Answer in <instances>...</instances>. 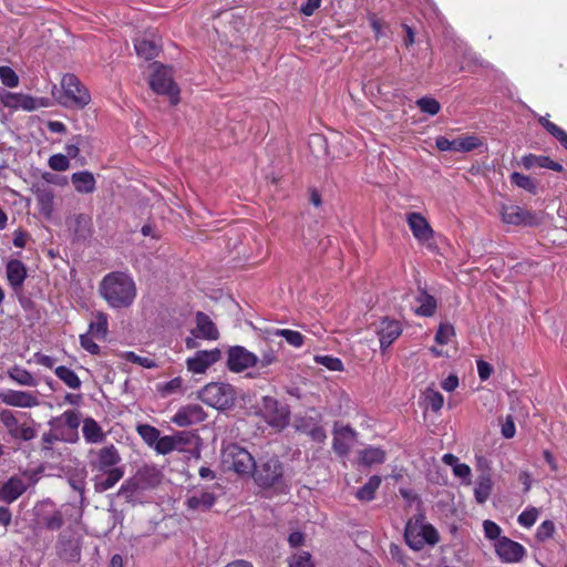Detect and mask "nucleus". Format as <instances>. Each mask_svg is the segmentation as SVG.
Returning a JSON list of instances; mask_svg holds the SVG:
<instances>
[{"instance_id":"obj_11","label":"nucleus","mask_w":567,"mask_h":567,"mask_svg":"<svg viewBox=\"0 0 567 567\" xmlns=\"http://www.w3.org/2000/svg\"><path fill=\"white\" fill-rule=\"evenodd\" d=\"M379 337L380 349L385 352L386 349L402 334L403 326L401 321L389 317H383L374 329Z\"/></svg>"},{"instance_id":"obj_2","label":"nucleus","mask_w":567,"mask_h":567,"mask_svg":"<svg viewBox=\"0 0 567 567\" xmlns=\"http://www.w3.org/2000/svg\"><path fill=\"white\" fill-rule=\"evenodd\" d=\"M99 292L110 308L124 309L134 303L137 289L132 276L124 271H112L101 280Z\"/></svg>"},{"instance_id":"obj_55","label":"nucleus","mask_w":567,"mask_h":567,"mask_svg":"<svg viewBox=\"0 0 567 567\" xmlns=\"http://www.w3.org/2000/svg\"><path fill=\"white\" fill-rule=\"evenodd\" d=\"M368 20L375 40H380L383 37V28L389 27L388 23L380 19L377 13H369Z\"/></svg>"},{"instance_id":"obj_54","label":"nucleus","mask_w":567,"mask_h":567,"mask_svg":"<svg viewBox=\"0 0 567 567\" xmlns=\"http://www.w3.org/2000/svg\"><path fill=\"white\" fill-rule=\"evenodd\" d=\"M175 445H174V439L172 435H165V436H161L158 437V441L155 445V451L158 453V454H162V455H167L169 453H172L173 451H175Z\"/></svg>"},{"instance_id":"obj_36","label":"nucleus","mask_w":567,"mask_h":567,"mask_svg":"<svg viewBox=\"0 0 567 567\" xmlns=\"http://www.w3.org/2000/svg\"><path fill=\"white\" fill-rule=\"evenodd\" d=\"M381 477L378 475L371 476L368 482L361 486L355 493V497L360 501L370 502L374 498L377 489L380 487Z\"/></svg>"},{"instance_id":"obj_1","label":"nucleus","mask_w":567,"mask_h":567,"mask_svg":"<svg viewBox=\"0 0 567 567\" xmlns=\"http://www.w3.org/2000/svg\"><path fill=\"white\" fill-rule=\"evenodd\" d=\"M121 454L114 444L89 451V464L94 475V489L97 493L113 488L124 476V467L120 466Z\"/></svg>"},{"instance_id":"obj_5","label":"nucleus","mask_w":567,"mask_h":567,"mask_svg":"<svg viewBox=\"0 0 567 567\" xmlns=\"http://www.w3.org/2000/svg\"><path fill=\"white\" fill-rule=\"evenodd\" d=\"M154 66L150 78L151 89L159 95L168 96L172 105H177L181 101V90L174 81L173 68L158 63H154Z\"/></svg>"},{"instance_id":"obj_40","label":"nucleus","mask_w":567,"mask_h":567,"mask_svg":"<svg viewBox=\"0 0 567 567\" xmlns=\"http://www.w3.org/2000/svg\"><path fill=\"white\" fill-rule=\"evenodd\" d=\"M361 463L364 465L382 464L385 461V452L379 447H368L360 453Z\"/></svg>"},{"instance_id":"obj_58","label":"nucleus","mask_w":567,"mask_h":567,"mask_svg":"<svg viewBox=\"0 0 567 567\" xmlns=\"http://www.w3.org/2000/svg\"><path fill=\"white\" fill-rule=\"evenodd\" d=\"M483 528H484L485 537L489 540L497 542V539L503 537V536H501L502 528L493 520H489V519L484 520Z\"/></svg>"},{"instance_id":"obj_8","label":"nucleus","mask_w":567,"mask_h":567,"mask_svg":"<svg viewBox=\"0 0 567 567\" xmlns=\"http://www.w3.org/2000/svg\"><path fill=\"white\" fill-rule=\"evenodd\" d=\"M282 475V463L276 456L260 461L258 464H255L252 470L256 484L264 488L275 486L281 481Z\"/></svg>"},{"instance_id":"obj_33","label":"nucleus","mask_w":567,"mask_h":567,"mask_svg":"<svg viewBox=\"0 0 567 567\" xmlns=\"http://www.w3.org/2000/svg\"><path fill=\"white\" fill-rule=\"evenodd\" d=\"M94 321L90 322L87 333L94 336L99 340H105L109 333L107 315L97 311L94 315Z\"/></svg>"},{"instance_id":"obj_43","label":"nucleus","mask_w":567,"mask_h":567,"mask_svg":"<svg viewBox=\"0 0 567 567\" xmlns=\"http://www.w3.org/2000/svg\"><path fill=\"white\" fill-rule=\"evenodd\" d=\"M272 334L276 337H282L290 346L295 348H301L305 344V336L296 330L276 329Z\"/></svg>"},{"instance_id":"obj_49","label":"nucleus","mask_w":567,"mask_h":567,"mask_svg":"<svg viewBox=\"0 0 567 567\" xmlns=\"http://www.w3.org/2000/svg\"><path fill=\"white\" fill-rule=\"evenodd\" d=\"M454 336L455 329L451 323H440L435 333V342L441 346L447 344Z\"/></svg>"},{"instance_id":"obj_13","label":"nucleus","mask_w":567,"mask_h":567,"mask_svg":"<svg viewBox=\"0 0 567 567\" xmlns=\"http://www.w3.org/2000/svg\"><path fill=\"white\" fill-rule=\"evenodd\" d=\"M482 145L483 142L475 135L461 136L454 140H449L445 136H439L435 140V146L442 152L467 153Z\"/></svg>"},{"instance_id":"obj_9","label":"nucleus","mask_w":567,"mask_h":567,"mask_svg":"<svg viewBox=\"0 0 567 567\" xmlns=\"http://www.w3.org/2000/svg\"><path fill=\"white\" fill-rule=\"evenodd\" d=\"M405 219L412 235L419 244L424 245L431 251H435L437 249L434 241L435 233L427 219L421 213L416 212L408 213Z\"/></svg>"},{"instance_id":"obj_44","label":"nucleus","mask_w":567,"mask_h":567,"mask_svg":"<svg viewBox=\"0 0 567 567\" xmlns=\"http://www.w3.org/2000/svg\"><path fill=\"white\" fill-rule=\"evenodd\" d=\"M136 432L142 437V440L150 446L156 445L158 437L161 435L159 430L150 424L137 425Z\"/></svg>"},{"instance_id":"obj_6","label":"nucleus","mask_w":567,"mask_h":567,"mask_svg":"<svg viewBox=\"0 0 567 567\" xmlns=\"http://www.w3.org/2000/svg\"><path fill=\"white\" fill-rule=\"evenodd\" d=\"M258 414L268 425L279 431L288 425L290 419L289 408L280 404L276 398L270 395L261 398Z\"/></svg>"},{"instance_id":"obj_41","label":"nucleus","mask_w":567,"mask_h":567,"mask_svg":"<svg viewBox=\"0 0 567 567\" xmlns=\"http://www.w3.org/2000/svg\"><path fill=\"white\" fill-rule=\"evenodd\" d=\"M157 391L163 398H166L168 395L176 394V393H183L184 392V380L181 377H176L167 382L158 383Z\"/></svg>"},{"instance_id":"obj_31","label":"nucleus","mask_w":567,"mask_h":567,"mask_svg":"<svg viewBox=\"0 0 567 567\" xmlns=\"http://www.w3.org/2000/svg\"><path fill=\"white\" fill-rule=\"evenodd\" d=\"M417 308L415 313L420 317H432L437 308L436 299L430 295L426 290L421 289L415 298Z\"/></svg>"},{"instance_id":"obj_47","label":"nucleus","mask_w":567,"mask_h":567,"mask_svg":"<svg viewBox=\"0 0 567 567\" xmlns=\"http://www.w3.org/2000/svg\"><path fill=\"white\" fill-rule=\"evenodd\" d=\"M41 523L50 530H58L64 524L63 514L61 511H53L51 514L42 516Z\"/></svg>"},{"instance_id":"obj_60","label":"nucleus","mask_w":567,"mask_h":567,"mask_svg":"<svg viewBox=\"0 0 567 567\" xmlns=\"http://www.w3.org/2000/svg\"><path fill=\"white\" fill-rule=\"evenodd\" d=\"M538 511L533 507L520 513L517 520L522 526L529 528L536 523Z\"/></svg>"},{"instance_id":"obj_18","label":"nucleus","mask_w":567,"mask_h":567,"mask_svg":"<svg viewBox=\"0 0 567 567\" xmlns=\"http://www.w3.org/2000/svg\"><path fill=\"white\" fill-rule=\"evenodd\" d=\"M357 432L350 425L334 424L332 449L339 456H346L350 452V445L355 440Z\"/></svg>"},{"instance_id":"obj_26","label":"nucleus","mask_w":567,"mask_h":567,"mask_svg":"<svg viewBox=\"0 0 567 567\" xmlns=\"http://www.w3.org/2000/svg\"><path fill=\"white\" fill-rule=\"evenodd\" d=\"M59 557L69 563H78L81 558V545L73 538L60 539L56 545Z\"/></svg>"},{"instance_id":"obj_56","label":"nucleus","mask_w":567,"mask_h":567,"mask_svg":"<svg viewBox=\"0 0 567 567\" xmlns=\"http://www.w3.org/2000/svg\"><path fill=\"white\" fill-rule=\"evenodd\" d=\"M49 166L56 172H64L70 167V161L64 154H54L49 158Z\"/></svg>"},{"instance_id":"obj_12","label":"nucleus","mask_w":567,"mask_h":567,"mask_svg":"<svg viewBox=\"0 0 567 567\" xmlns=\"http://www.w3.org/2000/svg\"><path fill=\"white\" fill-rule=\"evenodd\" d=\"M207 419V413L196 403L182 405L171 417V422L178 427H189L203 423Z\"/></svg>"},{"instance_id":"obj_4","label":"nucleus","mask_w":567,"mask_h":567,"mask_svg":"<svg viewBox=\"0 0 567 567\" xmlns=\"http://www.w3.org/2000/svg\"><path fill=\"white\" fill-rule=\"evenodd\" d=\"M199 400L217 410H227L235 404L236 391L229 383L212 382L198 392Z\"/></svg>"},{"instance_id":"obj_50","label":"nucleus","mask_w":567,"mask_h":567,"mask_svg":"<svg viewBox=\"0 0 567 567\" xmlns=\"http://www.w3.org/2000/svg\"><path fill=\"white\" fill-rule=\"evenodd\" d=\"M0 81L7 87H17L19 85V76L14 70L7 65L0 66Z\"/></svg>"},{"instance_id":"obj_17","label":"nucleus","mask_w":567,"mask_h":567,"mask_svg":"<svg viewBox=\"0 0 567 567\" xmlns=\"http://www.w3.org/2000/svg\"><path fill=\"white\" fill-rule=\"evenodd\" d=\"M220 358L221 352L217 348L210 351L199 350L193 358L187 359V369L193 373H204L210 365L219 361Z\"/></svg>"},{"instance_id":"obj_51","label":"nucleus","mask_w":567,"mask_h":567,"mask_svg":"<svg viewBox=\"0 0 567 567\" xmlns=\"http://www.w3.org/2000/svg\"><path fill=\"white\" fill-rule=\"evenodd\" d=\"M94 336L87 332L82 333L80 334V344L89 353L93 355H99L101 353V348L96 342H94Z\"/></svg>"},{"instance_id":"obj_27","label":"nucleus","mask_w":567,"mask_h":567,"mask_svg":"<svg viewBox=\"0 0 567 567\" xmlns=\"http://www.w3.org/2000/svg\"><path fill=\"white\" fill-rule=\"evenodd\" d=\"M196 330L197 333H195V336L197 338L217 340L219 337V332L215 323L212 321L209 316L202 311L196 313Z\"/></svg>"},{"instance_id":"obj_45","label":"nucleus","mask_w":567,"mask_h":567,"mask_svg":"<svg viewBox=\"0 0 567 567\" xmlns=\"http://www.w3.org/2000/svg\"><path fill=\"white\" fill-rule=\"evenodd\" d=\"M315 362L323 365L330 371H343L344 365L341 359L328 354H317L313 358Z\"/></svg>"},{"instance_id":"obj_57","label":"nucleus","mask_w":567,"mask_h":567,"mask_svg":"<svg viewBox=\"0 0 567 567\" xmlns=\"http://www.w3.org/2000/svg\"><path fill=\"white\" fill-rule=\"evenodd\" d=\"M426 401L427 405L431 408L433 412H439L444 404L443 395L440 392L431 389L426 391Z\"/></svg>"},{"instance_id":"obj_39","label":"nucleus","mask_w":567,"mask_h":567,"mask_svg":"<svg viewBox=\"0 0 567 567\" xmlns=\"http://www.w3.org/2000/svg\"><path fill=\"white\" fill-rule=\"evenodd\" d=\"M137 478L145 486H156L161 483L162 474L154 466H145L137 472Z\"/></svg>"},{"instance_id":"obj_15","label":"nucleus","mask_w":567,"mask_h":567,"mask_svg":"<svg viewBox=\"0 0 567 567\" xmlns=\"http://www.w3.org/2000/svg\"><path fill=\"white\" fill-rule=\"evenodd\" d=\"M494 548L501 561L507 564L519 563L526 555V549L522 544L506 536L497 539V542L494 543Z\"/></svg>"},{"instance_id":"obj_52","label":"nucleus","mask_w":567,"mask_h":567,"mask_svg":"<svg viewBox=\"0 0 567 567\" xmlns=\"http://www.w3.org/2000/svg\"><path fill=\"white\" fill-rule=\"evenodd\" d=\"M555 533V524L547 519L544 520L536 530V538L539 542H546L554 536Z\"/></svg>"},{"instance_id":"obj_16","label":"nucleus","mask_w":567,"mask_h":567,"mask_svg":"<svg viewBox=\"0 0 567 567\" xmlns=\"http://www.w3.org/2000/svg\"><path fill=\"white\" fill-rule=\"evenodd\" d=\"M0 421L13 439L30 441L35 435L34 429L27 423L20 424L11 410H2Z\"/></svg>"},{"instance_id":"obj_53","label":"nucleus","mask_w":567,"mask_h":567,"mask_svg":"<svg viewBox=\"0 0 567 567\" xmlns=\"http://www.w3.org/2000/svg\"><path fill=\"white\" fill-rule=\"evenodd\" d=\"M289 567H315L308 551H299L289 559Z\"/></svg>"},{"instance_id":"obj_25","label":"nucleus","mask_w":567,"mask_h":567,"mask_svg":"<svg viewBox=\"0 0 567 567\" xmlns=\"http://www.w3.org/2000/svg\"><path fill=\"white\" fill-rule=\"evenodd\" d=\"M520 164L525 169H532L534 167L547 168L554 172H563L564 167L561 164L553 161L549 156L545 155H536V154H527L524 155L520 159Z\"/></svg>"},{"instance_id":"obj_37","label":"nucleus","mask_w":567,"mask_h":567,"mask_svg":"<svg viewBox=\"0 0 567 567\" xmlns=\"http://www.w3.org/2000/svg\"><path fill=\"white\" fill-rule=\"evenodd\" d=\"M492 487L493 483L489 475H481L478 477L474 488V496L478 504H484L488 499Z\"/></svg>"},{"instance_id":"obj_21","label":"nucleus","mask_w":567,"mask_h":567,"mask_svg":"<svg viewBox=\"0 0 567 567\" xmlns=\"http://www.w3.org/2000/svg\"><path fill=\"white\" fill-rule=\"evenodd\" d=\"M502 220L509 225H534L535 215L517 205H504L502 207Z\"/></svg>"},{"instance_id":"obj_29","label":"nucleus","mask_w":567,"mask_h":567,"mask_svg":"<svg viewBox=\"0 0 567 567\" xmlns=\"http://www.w3.org/2000/svg\"><path fill=\"white\" fill-rule=\"evenodd\" d=\"M82 433L85 442L90 444H99L105 440V433L93 417L84 419Z\"/></svg>"},{"instance_id":"obj_42","label":"nucleus","mask_w":567,"mask_h":567,"mask_svg":"<svg viewBox=\"0 0 567 567\" xmlns=\"http://www.w3.org/2000/svg\"><path fill=\"white\" fill-rule=\"evenodd\" d=\"M9 99L12 100V103H9L10 106L16 109H22L24 111H33L38 107L37 100L30 95H25L22 93L9 94Z\"/></svg>"},{"instance_id":"obj_20","label":"nucleus","mask_w":567,"mask_h":567,"mask_svg":"<svg viewBox=\"0 0 567 567\" xmlns=\"http://www.w3.org/2000/svg\"><path fill=\"white\" fill-rule=\"evenodd\" d=\"M8 285L14 292H20L28 277L27 266L19 259H10L6 264Z\"/></svg>"},{"instance_id":"obj_14","label":"nucleus","mask_w":567,"mask_h":567,"mask_svg":"<svg viewBox=\"0 0 567 567\" xmlns=\"http://www.w3.org/2000/svg\"><path fill=\"white\" fill-rule=\"evenodd\" d=\"M258 357L248 351L245 347L235 346L228 350L227 368L235 373L245 371L248 368L257 367Z\"/></svg>"},{"instance_id":"obj_35","label":"nucleus","mask_w":567,"mask_h":567,"mask_svg":"<svg viewBox=\"0 0 567 567\" xmlns=\"http://www.w3.org/2000/svg\"><path fill=\"white\" fill-rule=\"evenodd\" d=\"M7 373L12 381L20 385L35 386L38 384V381L32 373L19 365L10 368Z\"/></svg>"},{"instance_id":"obj_28","label":"nucleus","mask_w":567,"mask_h":567,"mask_svg":"<svg viewBox=\"0 0 567 567\" xmlns=\"http://www.w3.org/2000/svg\"><path fill=\"white\" fill-rule=\"evenodd\" d=\"M71 182L80 194H92L96 189L94 175L89 171L73 173Z\"/></svg>"},{"instance_id":"obj_24","label":"nucleus","mask_w":567,"mask_h":567,"mask_svg":"<svg viewBox=\"0 0 567 567\" xmlns=\"http://www.w3.org/2000/svg\"><path fill=\"white\" fill-rule=\"evenodd\" d=\"M27 491V485L20 477L12 476L0 487V501L11 504Z\"/></svg>"},{"instance_id":"obj_32","label":"nucleus","mask_w":567,"mask_h":567,"mask_svg":"<svg viewBox=\"0 0 567 567\" xmlns=\"http://www.w3.org/2000/svg\"><path fill=\"white\" fill-rule=\"evenodd\" d=\"M136 54L146 61L153 60L158 56L161 47L155 40L146 38L136 39L134 41Z\"/></svg>"},{"instance_id":"obj_61","label":"nucleus","mask_w":567,"mask_h":567,"mask_svg":"<svg viewBox=\"0 0 567 567\" xmlns=\"http://www.w3.org/2000/svg\"><path fill=\"white\" fill-rule=\"evenodd\" d=\"M278 361V357L274 349L268 348L264 351H261L260 358H258V364L257 367L259 369H265Z\"/></svg>"},{"instance_id":"obj_62","label":"nucleus","mask_w":567,"mask_h":567,"mask_svg":"<svg viewBox=\"0 0 567 567\" xmlns=\"http://www.w3.org/2000/svg\"><path fill=\"white\" fill-rule=\"evenodd\" d=\"M65 425L71 430H76L80 425V414L74 410H66L62 416Z\"/></svg>"},{"instance_id":"obj_64","label":"nucleus","mask_w":567,"mask_h":567,"mask_svg":"<svg viewBox=\"0 0 567 567\" xmlns=\"http://www.w3.org/2000/svg\"><path fill=\"white\" fill-rule=\"evenodd\" d=\"M492 372L493 368L488 362L484 360L477 361V373L482 381L487 380L491 377Z\"/></svg>"},{"instance_id":"obj_46","label":"nucleus","mask_w":567,"mask_h":567,"mask_svg":"<svg viewBox=\"0 0 567 567\" xmlns=\"http://www.w3.org/2000/svg\"><path fill=\"white\" fill-rule=\"evenodd\" d=\"M417 107L423 112L431 116L436 115L441 110V104L437 100L430 97V96H423L416 101Z\"/></svg>"},{"instance_id":"obj_38","label":"nucleus","mask_w":567,"mask_h":567,"mask_svg":"<svg viewBox=\"0 0 567 567\" xmlns=\"http://www.w3.org/2000/svg\"><path fill=\"white\" fill-rule=\"evenodd\" d=\"M55 375L71 389H80L81 380L78 374L65 365H59L54 370Z\"/></svg>"},{"instance_id":"obj_10","label":"nucleus","mask_w":567,"mask_h":567,"mask_svg":"<svg viewBox=\"0 0 567 567\" xmlns=\"http://www.w3.org/2000/svg\"><path fill=\"white\" fill-rule=\"evenodd\" d=\"M224 460L238 474L252 473L256 464L251 454L237 444H231L225 450Z\"/></svg>"},{"instance_id":"obj_48","label":"nucleus","mask_w":567,"mask_h":567,"mask_svg":"<svg viewBox=\"0 0 567 567\" xmlns=\"http://www.w3.org/2000/svg\"><path fill=\"white\" fill-rule=\"evenodd\" d=\"M123 358L127 362L138 364V365H141L143 368H146V369H154V368L158 367L157 362L154 359L148 358V357H141V355L136 354L133 351H126L123 354Z\"/></svg>"},{"instance_id":"obj_23","label":"nucleus","mask_w":567,"mask_h":567,"mask_svg":"<svg viewBox=\"0 0 567 567\" xmlns=\"http://www.w3.org/2000/svg\"><path fill=\"white\" fill-rule=\"evenodd\" d=\"M217 495L213 491H202L187 497L185 506L193 512H207L216 503Z\"/></svg>"},{"instance_id":"obj_59","label":"nucleus","mask_w":567,"mask_h":567,"mask_svg":"<svg viewBox=\"0 0 567 567\" xmlns=\"http://www.w3.org/2000/svg\"><path fill=\"white\" fill-rule=\"evenodd\" d=\"M174 439L175 449L183 451L184 446L192 444L195 434L187 431H181L172 435Z\"/></svg>"},{"instance_id":"obj_30","label":"nucleus","mask_w":567,"mask_h":567,"mask_svg":"<svg viewBox=\"0 0 567 567\" xmlns=\"http://www.w3.org/2000/svg\"><path fill=\"white\" fill-rule=\"evenodd\" d=\"M34 195L38 202L40 213L50 217L53 213L54 208V195L53 190L50 187H37L34 190Z\"/></svg>"},{"instance_id":"obj_19","label":"nucleus","mask_w":567,"mask_h":567,"mask_svg":"<svg viewBox=\"0 0 567 567\" xmlns=\"http://www.w3.org/2000/svg\"><path fill=\"white\" fill-rule=\"evenodd\" d=\"M0 401L16 408H33L39 404L38 398L32 393L11 389L0 391Z\"/></svg>"},{"instance_id":"obj_34","label":"nucleus","mask_w":567,"mask_h":567,"mask_svg":"<svg viewBox=\"0 0 567 567\" xmlns=\"http://www.w3.org/2000/svg\"><path fill=\"white\" fill-rule=\"evenodd\" d=\"M511 184L528 192L532 195H536L538 193V183L536 179L532 178L528 175H524L518 172H514L509 175Z\"/></svg>"},{"instance_id":"obj_7","label":"nucleus","mask_w":567,"mask_h":567,"mask_svg":"<svg viewBox=\"0 0 567 567\" xmlns=\"http://www.w3.org/2000/svg\"><path fill=\"white\" fill-rule=\"evenodd\" d=\"M404 539L406 545L417 551L421 550L425 544L435 545L440 540V535L436 528L431 524H421L409 522L404 530Z\"/></svg>"},{"instance_id":"obj_22","label":"nucleus","mask_w":567,"mask_h":567,"mask_svg":"<svg viewBox=\"0 0 567 567\" xmlns=\"http://www.w3.org/2000/svg\"><path fill=\"white\" fill-rule=\"evenodd\" d=\"M296 430L319 444H323L327 440L326 430L313 417H301L297 420Z\"/></svg>"},{"instance_id":"obj_63","label":"nucleus","mask_w":567,"mask_h":567,"mask_svg":"<svg viewBox=\"0 0 567 567\" xmlns=\"http://www.w3.org/2000/svg\"><path fill=\"white\" fill-rule=\"evenodd\" d=\"M84 137L81 136V135H76L73 137V141H75L74 143H71V144H66L65 145V152H66V157H71V158H76L80 154V145L82 144Z\"/></svg>"},{"instance_id":"obj_3","label":"nucleus","mask_w":567,"mask_h":567,"mask_svg":"<svg viewBox=\"0 0 567 567\" xmlns=\"http://www.w3.org/2000/svg\"><path fill=\"white\" fill-rule=\"evenodd\" d=\"M58 102L64 107L83 110L90 104L91 94L75 74L66 73L61 79Z\"/></svg>"}]
</instances>
